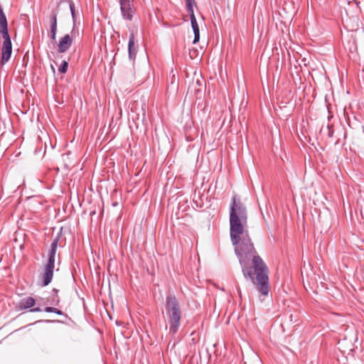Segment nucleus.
Here are the masks:
<instances>
[{
  "label": "nucleus",
  "mask_w": 364,
  "mask_h": 364,
  "mask_svg": "<svg viewBox=\"0 0 364 364\" xmlns=\"http://www.w3.org/2000/svg\"><path fill=\"white\" fill-rule=\"evenodd\" d=\"M247 226V211L236 195L230 205V235L235 252L238 257L244 277L257 286V291L267 296L269 291L268 268L257 255L250 237Z\"/></svg>",
  "instance_id": "1"
},
{
  "label": "nucleus",
  "mask_w": 364,
  "mask_h": 364,
  "mask_svg": "<svg viewBox=\"0 0 364 364\" xmlns=\"http://www.w3.org/2000/svg\"><path fill=\"white\" fill-rule=\"evenodd\" d=\"M165 310L170 325L169 333L174 335L181 326L182 315L180 303L174 294H169L166 296Z\"/></svg>",
  "instance_id": "2"
},
{
  "label": "nucleus",
  "mask_w": 364,
  "mask_h": 364,
  "mask_svg": "<svg viewBox=\"0 0 364 364\" xmlns=\"http://www.w3.org/2000/svg\"><path fill=\"white\" fill-rule=\"evenodd\" d=\"M4 38L3 45L1 48V65L6 64L10 59L12 53V43L9 34L2 35Z\"/></svg>",
  "instance_id": "3"
},
{
  "label": "nucleus",
  "mask_w": 364,
  "mask_h": 364,
  "mask_svg": "<svg viewBox=\"0 0 364 364\" xmlns=\"http://www.w3.org/2000/svg\"><path fill=\"white\" fill-rule=\"evenodd\" d=\"M76 31L75 26L72 29L70 34H66L60 38L58 44V51L60 53H65L70 48L73 43V39L75 37Z\"/></svg>",
  "instance_id": "4"
},
{
  "label": "nucleus",
  "mask_w": 364,
  "mask_h": 364,
  "mask_svg": "<svg viewBox=\"0 0 364 364\" xmlns=\"http://www.w3.org/2000/svg\"><path fill=\"white\" fill-rule=\"evenodd\" d=\"M120 10L124 19L132 21L135 12L132 0H119Z\"/></svg>",
  "instance_id": "5"
},
{
  "label": "nucleus",
  "mask_w": 364,
  "mask_h": 364,
  "mask_svg": "<svg viewBox=\"0 0 364 364\" xmlns=\"http://www.w3.org/2000/svg\"><path fill=\"white\" fill-rule=\"evenodd\" d=\"M53 271L54 270L50 269L43 267V272L40 276L42 287H46L52 282Z\"/></svg>",
  "instance_id": "6"
},
{
  "label": "nucleus",
  "mask_w": 364,
  "mask_h": 364,
  "mask_svg": "<svg viewBox=\"0 0 364 364\" xmlns=\"http://www.w3.org/2000/svg\"><path fill=\"white\" fill-rule=\"evenodd\" d=\"M128 53L130 60H134L136 55V47L135 46V38L134 33H131L128 42Z\"/></svg>",
  "instance_id": "7"
},
{
  "label": "nucleus",
  "mask_w": 364,
  "mask_h": 364,
  "mask_svg": "<svg viewBox=\"0 0 364 364\" xmlns=\"http://www.w3.org/2000/svg\"><path fill=\"white\" fill-rule=\"evenodd\" d=\"M61 237V232L58 233L57 236L52 241L50 249L48 252V257L55 259L56 252L59 240Z\"/></svg>",
  "instance_id": "8"
},
{
  "label": "nucleus",
  "mask_w": 364,
  "mask_h": 364,
  "mask_svg": "<svg viewBox=\"0 0 364 364\" xmlns=\"http://www.w3.org/2000/svg\"><path fill=\"white\" fill-rule=\"evenodd\" d=\"M35 304L36 300L31 296H27L20 301L18 308L21 310H25L33 307Z\"/></svg>",
  "instance_id": "9"
},
{
  "label": "nucleus",
  "mask_w": 364,
  "mask_h": 364,
  "mask_svg": "<svg viewBox=\"0 0 364 364\" xmlns=\"http://www.w3.org/2000/svg\"><path fill=\"white\" fill-rule=\"evenodd\" d=\"M346 343V339L343 341H342V342H338V348L343 354L346 353V354L349 355L350 353L353 350V349L352 348L353 345L351 343H350V348H347L345 346Z\"/></svg>",
  "instance_id": "10"
},
{
  "label": "nucleus",
  "mask_w": 364,
  "mask_h": 364,
  "mask_svg": "<svg viewBox=\"0 0 364 364\" xmlns=\"http://www.w3.org/2000/svg\"><path fill=\"white\" fill-rule=\"evenodd\" d=\"M57 16L58 12L55 11H52L50 15V28H57Z\"/></svg>",
  "instance_id": "11"
},
{
  "label": "nucleus",
  "mask_w": 364,
  "mask_h": 364,
  "mask_svg": "<svg viewBox=\"0 0 364 364\" xmlns=\"http://www.w3.org/2000/svg\"><path fill=\"white\" fill-rule=\"evenodd\" d=\"M55 261V259L48 257L47 262L44 265V267L47 268V269H50L52 270H54Z\"/></svg>",
  "instance_id": "12"
},
{
  "label": "nucleus",
  "mask_w": 364,
  "mask_h": 364,
  "mask_svg": "<svg viewBox=\"0 0 364 364\" xmlns=\"http://www.w3.org/2000/svg\"><path fill=\"white\" fill-rule=\"evenodd\" d=\"M68 62L66 60H63L58 68V71L60 73H65L68 71Z\"/></svg>",
  "instance_id": "13"
},
{
  "label": "nucleus",
  "mask_w": 364,
  "mask_h": 364,
  "mask_svg": "<svg viewBox=\"0 0 364 364\" xmlns=\"http://www.w3.org/2000/svg\"><path fill=\"white\" fill-rule=\"evenodd\" d=\"M191 23L193 33L200 32L199 26L198 25L196 18L193 19V18H192V19L191 20Z\"/></svg>",
  "instance_id": "14"
},
{
  "label": "nucleus",
  "mask_w": 364,
  "mask_h": 364,
  "mask_svg": "<svg viewBox=\"0 0 364 364\" xmlns=\"http://www.w3.org/2000/svg\"><path fill=\"white\" fill-rule=\"evenodd\" d=\"M56 34H57V28H50V32L48 33L49 38L51 39L52 41H55L56 39Z\"/></svg>",
  "instance_id": "15"
},
{
  "label": "nucleus",
  "mask_w": 364,
  "mask_h": 364,
  "mask_svg": "<svg viewBox=\"0 0 364 364\" xmlns=\"http://www.w3.org/2000/svg\"><path fill=\"white\" fill-rule=\"evenodd\" d=\"M68 3H69V7H70V13H71L72 17L73 18V21H75V10L74 2L73 1H71V0H69Z\"/></svg>",
  "instance_id": "16"
},
{
  "label": "nucleus",
  "mask_w": 364,
  "mask_h": 364,
  "mask_svg": "<svg viewBox=\"0 0 364 364\" xmlns=\"http://www.w3.org/2000/svg\"><path fill=\"white\" fill-rule=\"evenodd\" d=\"M53 292L55 294V296L53 299V304H54L55 305H58L60 303V299L58 296V289L53 288Z\"/></svg>",
  "instance_id": "17"
},
{
  "label": "nucleus",
  "mask_w": 364,
  "mask_h": 364,
  "mask_svg": "<svg viewBox=\"0 0 364 364\" xmlns=\"http://www.w3.org/2000/svg\"><path fill=\"white\" fill-rule=\"evenodd\" d=\"M187 12L188 13V14L190 16L191 20L192 19V18H193V19L196 18V16H195V14H194V11H193V7L188 8L187 9Z\"/></svg>",
  "instance_id": "18"
},
{
  "label": "nucleus",
  "mask_w": 364,
  "mask_h": 364,
  "mask_svg": "<svg viewBox=\"0 0 364 364\" xmlns=\"http://www.w3.org/2000/svg\"><path fill=\"white\" fill-rule=\"evenodd\" d=\"M186 8H192L193 7V4L196 5V2L194 0H186Z\"/></svg>",
  "instance_id": "19"
},
{
  "label": "nucleus",
  "mask_w": 364,
  "mask_h": 364,
  "mask_svg": "<svg viewBox=\"0 0 364 364\" xmlns=\"http://www.w3.org/2000/svg\"><path fill=\"white\" fill-rule=\"evenodd\" d=\"M55 310H56V308L55 307H51V306H46L45 309H44V311L47 313H55Z\"/></svg>",
  "instance_id": "20"
},
{
  "label": "nucleus",
  "mask_w": 364,
  "mask_h": 364,
  "mask_svg": "<svg viewBox=\"0 0 364 364\" xmlns=\"http://www.w3.org/2000/svg\"><path fill=\"white\" fill-rule=\"evenodd\" d=\"M194 34V39H193V43H196L199 41V39H200V32L198 33H193Z\"/></svg>",
  "instance_id": "21"
},
{
  "label": "nucleus",
  "mask_w": 364,
  "mask_h": 364,
  "mask_svg": "<svg viewBox=\"0 0 364 364\" xmlns=\"http://www.w3.org/2000/svg\"><path fill=\"white\" fill-rule=\"evenodd\" d=\"M41 309L40 307H36V308H33V309H31L30 310L31 312H40L41 311Z\"/></svg>",
  "instance_id": "22"
},
{
  "label": "nucleus",
  "mask_w": 364,
  "mask_h": 364,
  "mask_svg": "<svg viewBox=\"0 0 364 364\" xmlns=\"http://www.w3.org/2000/svg\"><path fill=\"white\" fill-rule=\"evenodd\" d=\"M55 314H56L58 315H63V311L61 310L58 309H56Z\"/></svg>",
  "instance_id": "23"
},
{
  "label": "nucleus",
  "mask_w": 364,
  "mask_h": 364,
  "mask_svg": "<svg viewBox=\"0 0 364 364\" xmlns=\"http://www.w3.org/2000/svg\"><path fill=\"white\" fill-rule=\"evenodd\" d=\"M203 82V80H198H198H196V83H197V84H198V85H199V86H202Z\"/></svg>",
  "instance_id": "24"
},
{
  "label": "nucleus",
  "mask_w": 364,
  "mask_h": 364,
  "mask_svg": "<svg viewBox=\"0 0 364 364\" xmlns=\"http://www.w3.org/2000/svg\"><path fill=\"white\" fill-rule=\"evenodd\" d=\"M328 136H331V137L333 136V132L332 131H331V130L328 131Z\"/></svg>",
  "instance_id": "25"
},
{
  "label": "nucleus",
  "mask_w": 364,
  "mask_h": 364,
  "mask_svg": "<svg viewBox=\"0 0 364 364\" xmlns=\"http://www.w3.org/2000/svg\"><path fill=\"white\" fill-rule=\"evenodd\" d=\"M51 68L53 70V71L55 70V68L53 65H51Z\"/></svg>",
  "instance_id": "26"
}]
</instances>
